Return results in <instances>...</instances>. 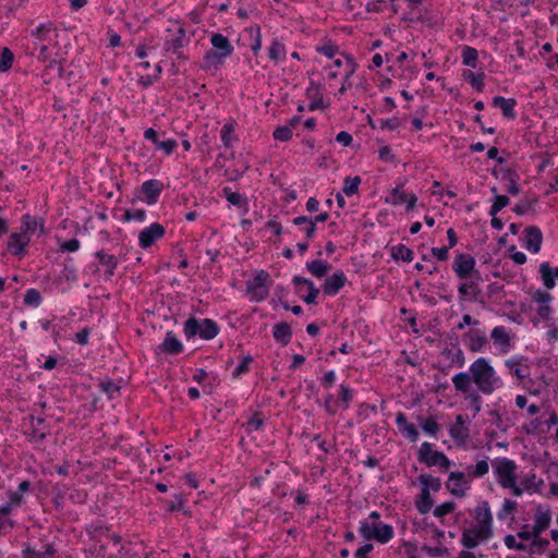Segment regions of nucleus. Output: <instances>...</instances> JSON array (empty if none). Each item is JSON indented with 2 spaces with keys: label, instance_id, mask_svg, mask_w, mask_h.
Instances as JSON below:
<instances>
[{
  "label": "nucleus",
  "instance_id": "obj_43",
  "mask_svg": "<svg viewBox=\"0 0 558 558\" xmlns=\"http://www.w3.org/2000/svg\"><path fill=\"white\" fill-rule=\"evenodd\" d=\"M489 471L488 457L478 461L475 465L466 468L468 476L471 478H478L486 475Z\"/></svg>",
  "mask_w": 558,
  "mask_h": 558
},
{
  "label": "nucleus",
  "instance_id": "obj_7",
  "mask_svg": "<svg viewBox=\"0 0 558 558\" xmlns=\"http://www.w3.org/2000/svg\"><path fill=\"white\" fill-rule=\"evenodd\" d=\"M270 276L266 270H259L252 280L246 281V291L255 302L264 301L269 294Z\"/></svg>",
  "mask_w": 558,
  "mask_h": 558
},
{
  "label": "nucleus",
  "instance_id": "obj_26",
  "mask_svg": "<svg viewBox=\"0 0 558 558\" xmlns=\"http://www.w3.org/2000/svg\"><path fill=\"white\" fill-rule=\"evenodd\" d=\"M523 356H512L505 362V365L510 369V373L518 379H524L530 375V367L523 364Z\"/></svg>",
  "mask_w": 558,
  "mask_h": 558
},
{
  "label": "nucleus",
  "instance_id": "obj_51",
  "mask_svg": "<svg viewBox=\"0 0 558 558\" xmlns=\"http://www.w3.org/2000/svg\"><path fill=\"white\" fill-rule=\"evenodd\" d=\"M99 388L109 399H114L120 395V386L111 379L100 381Z\"/></svg>",
  "mask_w": 558,
  "mask_h": 558
},
{
  "label": "nucleus",
  "instance_id": "obj_45",
  "mask_svg": "<svg viewBox=\"0 0 558 558\" xmlns=\"http://www.w3.org/2000/svg\"><path fill=\"white\" fill-rule=\"evenodd\" d=\"M490 337L494 340L495 344H498L504 348L510 347V337L506 331L504 326H496L490 333Z\"/></svg>",
  "mask_w": 558,
  "mask_h": 558
},
{
  "label": "nucleus",
  "instance_id": "obj_21",
  "mask_svg": "<svg viewBox=\"0 0 558 558\" xmlns=\"http://www.w3.org/2000/svg\"><path fill=\"white\" fill-rule=\"evenodd\" d=\"M329 218V214L327 211L318 214L314 219L306 216H299L293 219V225L302 226L307 225V228H304L305 235L308 240H312L316 233V223L324 222Z\"/></svg>",
  "mask_w": 558,
  "mask_h": 558
},
{
  "label": "nucleus",
  "instance_id": "obj_61",
  "mask_svg": "<svg viewBox=\"0 0 558 558\" xmlns=\"http://www.w3.org/2000/svg\"><path fill=\"white\" fill-rule=\"evenodd\" d=\"M340 402H342L343 408L348 409L350 405V402L353 399V390L348 385H340V390L338 393Z\"/></svg>",
  "mask_w": 558,
  "mask_h": 558
},
{
  "label": "nucleus",
  "instance_id": "obj_41",
  "mask_svg": "<svg viewBox=\"0 0 558 558\" xmlns=\"http://www.w3.org/2000/svg\"><path fill=\"white\" fill-rule=\"evenodd\" d=\"M463 78L465 81H468L471 86L482 93L484 90V80H485V73L484 72H478V73H474L472 71H464L463 74H462Z\"/></svg>",
  "mask_w": 558,
  "mask_h": 558
},
{
  "label": "nucleus",
  "instance_id": "obj_15",
  "mask_svg": "<svg viewBox=\"0 0 558 558\" xmlns=\"http://www.w3.org/2000/svg\"><path fill=\"white\" fill-rule=\"evenodd\" d=\"M463 339L466 340V348L472 353L482 352L488 343L485 332L480 329H470L463 335Z\"/></svg>",
  "mask_w": 558,
  "mask_h": 558
},
{
  "label": "nucleus",
  "instance_id": "obj_62",
  "mask_svg": "<svg viewBox=\"0 0 558 558\" xmlns=\"http://www.w3.org/2000/svg\"><path fill=\"white\" fill-rule=\"evenodd\" d=\"M146 219L145 209H126L122 217L123 221L136 220L143 222Z\"/></svg>",
  "mask_w": 558,
  "mask_h": 558
},
{
  "label": "nucleus",
  "instance_id": "obj_27",
  "mask_svg": "<svg viewBox=\"0 0 558 558\" xmlns=\"http://www.w3.org/2000/svg\"><path fill=\"white\" fill-rule=\"evenodd\" d=\"M551 522V514L549 509L543 510L542 506L536 508V513L534 518V524L532 526V534H537L538 536L548 529Z\"/></svg>",
  "mask_w": 558,
  "mask_h": 558
},
{
  "label": "nucleus",
  "instance_id": "obj_46",
  "mask_svg": "<svg viewBox=\"0 0 558 558\" xmlns=\"http://www.w3.org/2000/svg\"><path fill=\"white\" fill-rule=\"evenodd\" d=\"M478 51L470 46L462 47V64L475 69L477 66Z\"/></svg>",
  "mask_w": 558,
  "mask_h": 558
},
{
  "label": "nucleus",
  "instance_id": "obj_33",
  "mask_svg": "<svg viewBox=\"0 0 558 558\" xmlns=\"http://www.w3.org/2000/svg\"><path fill=\"white\" fill-rule=\"evenodd\" d=\"M539 272L544 286L547 289H554L556 286L555 279H558V267L551 268L549 263L544 262L539 265Z\"/></svg>",
  "mask_w": 558,
  "mask_h": 558
},
{
  "label": "nucleus",
  "instance_id": "obj_59",
  "mask_svg": "<svg viewBox=\"0 0 558 558\" xmlns=\"http://www.w3.org/2000/svg\"><path fill=\"white\" fill-rule=\"evenodd\" d=\"M185 502V499L182 494H177L173 496V499L166 502L167 511L173 512V511H183L186 513V511L183 510V505Z\"/></svg>",
  "mask_w": 558,
  "mask_h": 558
},
{
  "label": "nucleus",
  "instance_id": "obj_44",
  "mask_svg": "<svg viewBox=\"0 0 558 558\" xmlns=\"http://www.w3.org/2000/svg\"><path fill=\"white\" fill-rule=\"evenodd\" d=\"M391 256L396 260L410 263L413 259V252L404 244H398L391 247Z\"/></svg>",
  "mask_w": 558,
  "mask_h": 558
},
{
  "label": "nucleus",
  "instance_id": "obj_1",
  "mask_svg": "<svg viewBox=\"0 0 558 558\" xmlns=\"http://www.w3.org/2000/svg\"><path fill=\"white\" fill-rule=\"evenodd\" d=\"M452 384L458 392H470L474 384L480 392L489 396L504 386L502 379L485 357H477L470 365L469 372H460L452 377Z\"/></svg>",
  "mask_w": 558,
  "mask_h": 558
},
{
  "label": "nucleus",
  "instance_id": "obj_58",
  "mask_svg": "<svg viewBox=\"0 0 558 558\" xmlns=\"http://www.w3.org/2000/svg\"><path fill=\"white\" fill-rule=\"evenodd\" d=\"M510 203V199L506 195H496L495 201L489 209L490 216H496L502 208L508 206Z\"/></svg>",
  "mask_w": 558,
  "mask_h": 558
},
{
  "label": "nucleus",
  "instance_id": "obj_47",
  "mask_svg": "<svg viewBox=\"0 0 558 558\" xmlns=\"http://www.w3.org/2000/svg\"><path fill=\"white\" fill-rule=\"evenodd\" d=\"M222 194L225 198L234 206L242 207L247 205V199L242 194L233 192L229 186L222 189Z\"/></svg>",
  "mask_w": 558,
  "mask_h": 558
},
{
  "label": "nucleus",
  "instance_id": "obj_39",
  "mask_svg": "<svg viewBox=\"0 0 558 558\" xmlns=\"http://www.w3.org/2000/svg\"><path fill=\"white\" fill-rule=\"evenodd\" d=\"M32 421V432L31 435L36 441H43L46 439L49 430H45V418L41 416H33L31 415Z\"/></svg>",
  "mask_w": 558,
  "mask_h": 558
},
{
  "label": "nucleus",
  "instance_id": "obj_23",
  "mask_svg": "<svg viewBox=\"0 0 558 558\" xmlns=\"http://www.w3.org/2000/svg\"><path fill=\"white\" fill-rule=\"evenodd\" d=\"M37 229H39V234L45 233V222L43 218L33 217L29 214L22 216L20 230L24 234L31 236V234L35 233Z\"/></svg>",
  "mask_w": 558,
  "mask_h": 558
},
{
  "label": "nucleus",
  "instance_id": "obj_6",
  "mask_svg": "<svg viewBox=\"0 0 558 558\" xmlns=\"http://www.w3.org/2000/svg\"><path fill=\"white\" fill-rule=\"evenodd\" d=\"M168 35L163 41L165 53H172L180 60H187V57L183 52V48L190 44V37L186 35L184 27L179 26L174 32L170 28L167 29Z\"/></svg>",
  "mask_w": 558,
  "mask_h": 558
},
{
  "label": "nucleus",
  "instance_id": "obj_5",
  "mask_svg": "<svg viewBox=\"0 0 558 558\" xmlns=\"http://www.w3.org/2000/svg\"><path fill=\"white\" fill-rule=\"evenodd\" d=\"M417 460L428 468L438 466L442 472L448 471L452 464L442 451L433 450V445L428 441L421 444L417 451Z\"/></svg>",
  "mask_w": 558,
  "mask_h": 558
},
{
  "label": "nucleus",
  "instance_id": "obj_64",
  "mask_svg": "<svg viewBox=\"0 0 558 558\" xmlns=\"http://www.w3.org/2000/svg\"><path fill=\"white\" fill-rule=\"evenodd\" d=\"M456 509V502L454 501H446L440 505H438L434 509V515L436 518H442L451 512H453Z\"/></svg>",
  "mask_w": 558,
  "mask_h": 558
},
{
  "label": "nucleus",
  "instance_id": "obj_63",
  "mask_svg": "<svg viewBox=\"0 0 558 558\" xmlns=\"http://www.w3.org/2000/svg\"><path fill=\"white\" fill-rule=\"evenodd\" d=\"M316 51L329 59H332L338 53L339 47L336 44L328 41L322 46H317Z\"/></svg>",
  "mask_w": 558,
  "mask_h": 558
},
{
  "label": "nucleus",
  "instance_id": "obj_28",
  "mask_svg": "<svg viewBox=\"0 0 558 558\" xmlns=\"http://www.w3.org/2000/svg\"><path fill=\"white\" fill-rule=\"evenodd\" d=\"M268 58L275 63L278 64L286 60L287 58V48L281 38L274 37L268 47Z\"/></svg>",
  "mask_w": 558,
  "mask_h": 558
},
{
  "label": "nucleus",
  "instance_id": "obj_2",
  "mask_svg": "<svg viewBox=\"0 0 558 558\" xmlns=\"http://www.w3.org/2000/svg\"><path fill=\"white\" fill-rule=\"evenodd\" d=\"M211 49L207 50L204 54V63L202 69H219L226 60L230 58L234 51V48L229 38L220 33H214L210 36Z\"/></svg>",
  "mask_w": 558,
  "mask_h": 558
},
{
  "label": "nucleus",
  "instance_id": "obj_31",
  "mask_svg": "<svg viewBox=\"0 0 558 558\" xmlns=\"http://www.w3.org/2000/svg\"><path fill=\"white\" fill-rule=\"evenodd\" d=\"M494 107L501 109L502 114L510 120L515 119L517 113L514 107L517 101L514 98H505L502 96H495L492 100Z\"/></svg>",
  "mask_w": 558,
  "mask_h": 558
},
{
  "label": "nucleus",
  "instance_id": "obj_14",
  "mask_svg": "<svg viewBox=\"0 0 558 558\" xmlns=\"http://www.w3.org/2000/svg\"><path fill=\"white\" fill-rule=\"evenodd\" d=\"M144 138L150 141L156 149L162 150L167 156L171 155L178 146V142L173 138L159 140V134L153 128L145 130Z\"/></svg>",
  "mask_w": 558,
  "mask_h": 558
},
{
  "label": "nucleus",
  "instance_id": "obj_55",
  "mask_svg": "<svg viewBox=\"0 0 558 558\" xmlns=\"http://www.w3.org/2000/svg\"><path fill=\"white\" fill-rule=\"evenodd\" d=\"M549 546V541L539 536H534L532 543L527 546V550L531 555L535 553H542Z\"/></svg>",
  "mask_w": 558,
  "mask_h": 558
},
{
  "label": "nucleus",
  "instance_id": "obj_54",
  "mask_svg": "<svg viewBox=\"0 0 558 558\" xmlns=\"http://www.w3.org/2000/svg\"><path fill=\"white\" fill-rule=\"evenodd\" d=\"M265 420L259 413H254L244 425L247 433L259 430L264 427Z\"/></svg>",
  "mask_w": 558,
  "mask_h": 558
},
{
  "label": "nucleus",
  "instance_id": "obj_3",
  "mask_svg": "<svg viewBox=\"0 0 558 558\" xmlns=\"http://www.w3.org/2000/svg\"><path fill=\"white\" fill-rule=\"evenodd\" d=\"M380 518L378 511H372L365 520L361 521L359 533L365 541L386 544L393 538V526L381 522Z\"/></svg>",
  "mask_w": 558,
  "mask_h": 558
},
{
  "label": "nucleus",
  "instance_id": "obj_32",
  "mask_svg": "<svg viewBox=\"0 0 558 558\" xmlns=\"http://www.w3.org/2000/svg\"><path fill=\"white\" fill-rule=\"evenodd\" d=\"M274 339L281 345H288L292 338V330L288 323L281 322L274 326Z\"/></svg>",
  "mask_w": 558,
  "mask_h": 558
},
{
  "label": "nucleus",
  "instance_id": "obj_49",
  "mask_svg": "<svg viewBox=\"0 0 558 558\" xmlns=\"http://www.w3.org/2000/svg\"><path fill=\"white\" fill-rule=\"evenodd\" d=\"M418 482L422 487H427L430 492H438L441 488V481L439 477H434L429 474H421L418 476Z\"/></svg>",
  "mask_w": 558,
  "mask_h": 558
},
{
  "label": "nucleus",
  "instance_id": "obj_60",
  "mask_svg": "<svg viewBox=\"0 0 558 558\" xmlns=\"http://www.w3.org/2000/svg\"><path fill=\"white\" fill-rule=\"evenodd\" d=\"M517 501L511 499H506L501 506V509L498 511L497 517L499 520H505L508 514H512L517 509Z\"/></svg>",
  "mask_w": 558,
  "mask_h": 558
},
{
  "label": "nucleus",
  "instance_id": "obj_30",
  "mask_svg": "<svg viewBox=\"0 0 558 558\" xmlns=\"http://www.w3.org/2000/svg\"><path fill=\"white\" fill-rule=\"evenodd\" d=\"M469 281L462 282L458 287V292L461 296H469L473 301H478L482 293L477 277L469 278Z\"/></svg>",
  "mask_w": 558,
  "mask_h": 558
},
{
  "label": "nucleus",
  "instance_id": "obj_50",
  "mask_svg": "<svg viewBox=\"0 0 558 558\" xmlns=\"http://www.w3.org/2000/svg\"><path fill=\"white\" fill-rule=\"evenodd\" d=\"M54 26L52 22L43 23L38 25L35 29L31 32V35L37 38L40 41L47 40L48 35L54 31Z\"/></svg>",
  "mask_w": 558,
  "mask_h": 558
},
{
  "label": "nucleus",
  "instance_id": "obj_8",
  "mask_svg": "<svg viewBox=\"0 0 558 558\" xmlns=\"http://www.w3.org/2000/svg\"><path fill=\"white\" fill-rule=\"evenodd\" d=\"M497 482L502 486H512L513 480H517V464L513 460L502 457L492 462Z\"/></svg>",
  "mask_w": 558,
  "mask_h": 558
},
{
  "label": "nucleus",
  "instance_id": "obj_9",
  "mask_svg": "<svg viewBox=\"0 0 558 558\" xmlns=\"http://www.w3.org/2000/svg\"><path fill=\"white\" fill-rule=\"evenodd\" d=\"M475 258L468 253H459L456 255L454 260L452 263V270L460 279H469L472 277H477L481 279V275L477 270H475Z\"/></svg>",
  "mask_w": 558,
  "mask_h": 558
},
{
  "label": "nucleus",
  "instance_id": "obj_10",
  "mask_svg": "<svg viewBox=\"0 0 558 558\" xmlns=\"http://www.w3.org/2000/svg\"><path fill=\"white\" fill-rule=\"evenodd\" d=\"M494 535V532L486 531L478 526L470 525L464 527L461 536V545L466 549H473L481 543L487 542Z\"/></svg>",
  "mask_w": 558,
  "mask_h": 558
},
{
  "label": "nucleus",
  "instance_id": "obj_13",
  "mask_svg": "<svg viewBox=\"0 0 558 558\" xmlns=\"http://www.w3.org/2000/svg\"><path fill=\"white\" fill-rule=\"evenodd\" d=\"M31 242V236L20 232H12L7 242V251L19 257H23L26 254V247Z\"/></svg>",
  "mask_w": 558,
  "mask_h": 558
},
{
  "label": "nucleus",
  "instance_id": "obj_19",
  "mask_svg": "<svg viewBox=\"0 0 558 558\" xmlns=\"http://www.w3.org/2000/svg\"><path fill=\"white\" fill-rule=\"evenodd\" d=\"M543 243V233L536 226H529L524 229V247L536 254L541 251Z\"/></svg>",
  "mask_w": 558,
  "mask_h": 558
},
{
  "label": "nucleus",
  "instance_id": "obj_11",
  "mask_svg": "<svg viewBox=\"0 0 558 558\" xmlns=\"http://www.w3.org/2000/svg\"><path fill=\"white\" fill-rule=\"evenodd\" d=\"M166 229L162 225L154 222L144 228L138 234V244L142 248L150 247L157 240L163 238Z\"/></svg>",
  "mask_w": 558,
  "mask_h": 558
},
{
  "label": "nucleus",
  "instance_id": "obj_57",
  "mask_svg": "<svg viewBox=\"0 0 558 558\" xmlns=\"http://www.w3.org/2000/svg\"><path fill=\"white\" fill-rule=\"evenodd\" d=\"M468 400L473 410V417H475L482 410V397L480 395V391L478 390H473V391L470 390Z\"/></svg>",
  "mask_w": 558,
  "mask_h": 558
},
{
  "label": "nucleus",
  "instance_id": "obj_17",
  "mask_svg": "<svg viewBox=\"0 0 558 558\" xmlns=\"http://www.w3.org/2000/svg\"><path fill=\"white\" fill-rule=\"evenodd\" d=\"M184 347L182 342L178 339L177 335L173 331H168L163 341L156 348L155 352L165 353L168 355H178L182 353Z\"/></svg>",
  "mask_w": 558,
  "mask_h": 558
},
{
  "label": "nucleus",
  "instance_id": "obj_12",
  "mask_svg": "<svg viewBox=\"0 0 558 558\" xmlns=\"http://www.w3.org/2000/svg\"><path fill=\"white\" fill-rule=\"evenodd\" d=\"M473 517L474 526L493 532V513L487 500H483L476 505L473 511Z\"/></svg>",
  "mask_w": 558,
  "mask_h": 558
},
{
  "label": "nucleus",
  "instance_id": "obj_42",
  "mask_svg": "<svg viewBox=\"0 0 558 558\" xmlns=\"http://www.w3.org/2000/svg\"><path fill=\"white\" fill-rule=\"evenodd\" d=\"M235 125L236 122L234 120H230L222 126L220 131V137L225 147H230L232 143L236 141V137L233 136Z\"/></svg>",
  "mask_w": 558,
  "mask_h": 558
},
{
  "label": "nucleus",
  "instance_id": "obj_40",
  "mask_svg": "<svg viewBox=\"0 0 558 558\" xmlns=\"http://www.w3.org/2000/svg\"><path fill=\"white\" fill-rule=\"evenodd\" d=\"M442 355L448 359L451 365L463 367L465 365V356L463 351L459 348H445Z\"/></svg>",
  "mask_w": 558,
  "mask_h": 558
},
{
  "label": "nucleus",
  "instance_id": "obj_18",
  "mask_svg": "<svg viewBox=\"0 0 558 558\" xmlns=\"http://www.w3.org/2000/svg\"><path fill=\"white\" fill-rule=\"evenodd\" d=\"M387 202L395 206L407 204V210H412L416 205L417 197L413 193L407 194L402 185H398L390 192Z\"/></svg>",
  "mask_w": 558,
  "mask_h": 558
},
{
  "label": "nucleus",
  "instance_id": "obj_22",
  "mask_svg": "<svg viewBox=\"0 0 558 558\" xmlns=\"http://www.w3.org/2000/svg\"><path fill=\"white\" fill-rule=\"evenodd\" d=\"M163 189V184L156 179H151L148 181H145L142 184V192L145 195V202L148 205H154L158 202V198L161 194V191Z\"/></svg>",
  "mask_w": 558,
  "mask_h": 558
},
{
  "label": "nucleus",
  "instance_id": "obj_29",
  "mask_svg": "<svg viewBox=\"0 0 558 558\" xmlns=\"http://www.w3.org/2000/svg\"><path fill=\"white\" fill-rule=\"evenodd\" d=\"M449 434L457 444H464L469 438V429L464 426V417L459 414L456 422L449 427Z\"/></svg>",
  "mask_w": 558,
  "mask_h": 558
},
{
  "label": "nucleus",
  "instance_id": "obj_37",
  "mask_svg": "<svg viewBox=\"0 0 558 558\" xmlns=\"http://www.w3.org/2000/svg\"><path fill=\"white\" fill-rule=\"evenodd\" d=\"M433 498L430 496V492L427 489V487L421 486V494L418 496V499L415 502L416 509L421 514L428 513L433 508Z\"/></svg>",
  "mask_w": 558,
  "mask_h": 558
},
{
  "label": "nucleus",
  "instance_id": "obj_24",
  "mask_svg": "<svg viewBox=\"0 0 558 558\" xmlns=\"http://www.w3.org/2000/svg\"><path fill=\"white\" fill-rule=\"evenodd\" d=\"M95 257L98 259L101 266L106 267L105 280H110L119 265L118 257L111 254H107L104 250L97 251L95 253Z\"/></svg>",
  "mask_w": 558,
  "mask_h": 558
},
{
  "label": "nucleus",
  "instance_id": "obj_52",
  "mask_svg": "<svg viewBox=\"0 0 558 558\" xmlns=\"http://www.w3.org/2000/svg\"><path fill=\"white\" fill-rule=\"evenodd\" d=\"M23 301L26 306L38 307L43 301V298L37 289L31 288L26 290Z\"/></svg>",
  "mask_w": 558,
  "mask_h": 558
},
{
  "label": "nucleus",
  "instance_id": "obj_48",
  "mask_svg": "<svg viewBox=\"0 0 558 558\" xmlns=\"http://www.w3.org/2000/svg\"><path fill=\"white\" fill-rule=\"evenodd\" d=\"M537 202V197H524L515 204V206L513 207V211L519 216H523L529 210L533 209Z\"/></svg>",
  "mask_w": 558,
  "mask_h": 558
},
{
  "label": "nucleus",
  "instance_id": "obj_35",
  "mask_svg": "<svg viewBox=\"0 0 558 558\" xmlns=\"http://www.w3.org/2000/svg\"><path fill=\"white\" fill-rule=\"evenodd\" d=\"M502 180L508 182L507 192L511 195L520 194L521 190L519 187L518 181L520 180L519 173L513 169H505L502 170Z\"/></svg>",
  "mask_w": 558,
  "mask_h": 558
},
{
  "label": "nucleus",
  "instance_id": "obj_53",
  "mask_svg": "<svg viewBox=\"0 0 558 558\" xmlns=\"http://www.w3.org/2000/svg\"><path fill=\"white\" fill-rule=\"evenodd\" d=\"M361 183V178L359 175L355 177H347L343 181V193L347 196H352L353 194L357 193L359 185Z\"/></svg>",
  "mask_w": 558,
  "mask_h": 558
},
{
  "label": "nucleus",
  "instance_id": "obj_4",
  "mask_svg": "<svg viewBox=\"0 0 558 558\" xmlns=\"http://www.w3.org/2000/svg\"><path fill=\"white\" fill-rule=\"evenodd\" d=\"M218 324L210 319L190 317L184 322L183 333L187 340L198 336L203 340H211L219 333Z\"/></svg>",
  "mask_w": 558,
  "mask_h": 558
},
{
  "label": "nucleus",
  "instance_id": "obj_38",
  "mask_svg": "<svg viewBox=\"0 0 558 558\" xmlns=\"http://www.w3.org/2000/svg\"><path fill=\"white\" fill-rule=\"evenodd\" d=\"M245 33L250 36V47L254 53L257 56L262 49V29L259 25H253L245 29Z\"/></svg>",
  "mask_w": 558,
  "mask_h": 558
},
{
  "label": "nucleus",
  "instance_id": "obj_25",
  "mask_svg": "<svg viewBox=\"0 0 558 558\" xmlns=\"http://www.w3.org/2000/svg\"><path fill=\"white\" fill-rule=\"evenodd\" d=\"M396 424L399 432L410 441L415 442L418 439V432L414 424L408 422L404 413L399 412L396 416Z\"/></svg>",
  "mask_w": 558,
  "mask_h": 558
},
{
  "label": "nucleus",
  "instance_id": "obj_56",
  "mask_svg": "<svg viewBox=\"0 0 558 558\" xmlns=\"http://www.w3.org/2000/svg\"><path fill=\"white\" fill-rule=\"evenodd\" d=\"M14 56L9 48H3L0 54V72H7L13 64Z\"/></svg>",
  "mask_w": 558,
  "mask_h": 558
},
{
  "label": "nucleus",
  "instance_id": "obj_34",
  "mask_svg": "<svg viewBox=\"0 0 558 558\" xmlns=\"http://www.w3.org/2000/svg\"><path fill=\"white\" fill-rule=\"evenodd\" d=\"M331 267V264L323 259H315L306 263L307 271L316 278L325 277Z\"/></svg>",
  "mask_w": 558,
  "mask_h": 558
},
{
  "label": "nucleus",
  "instance_id": "obj_36",
  "mask_svg": "<svg viewBox=\"0 0 558 558\" xmlns=\"http://www.w3.org/2000/svg\"><path fill=\"white\" fill-rule=\"evenodd\" d=\"M56 549L52 544H45L44 550H35L31 546H26L23 550V558H52Z\"/></svg>",
  "mask_w": 558,
  "mask_h": 558
},
{
  "label": "nucleus",
  "instance_id": "obj_16",
  "mask_svg": "<svg viewBox=\"0 0 558 558\" xmlns=\"http://www.w3.org/2000/svg\"><path fill=\"white\" fill-rule=\"evenodd\" d=\"M447 489L456 497H464L465 489L469 487V482L463 472H451L446 482Z\"/></svg>",
  "mask_w": 558,
  "mask_h": 558
},
{
  "label": "nucleus",
  "instance_id": "obj_20",
  "mask_svg": "<svg viewBox=\"0 0 558 558\" xmlns=\"http://www.w3.org/2000/svg\"><path fill=\"white\" fill-rule=\"evenodd\" d=\"M348 278L342 270L328 276L322 286L323 291L326 295L333 296L345 286Z\"/></svg>",
  "mask_w": 558,
  "mask_h": 558
}]
</instances>
